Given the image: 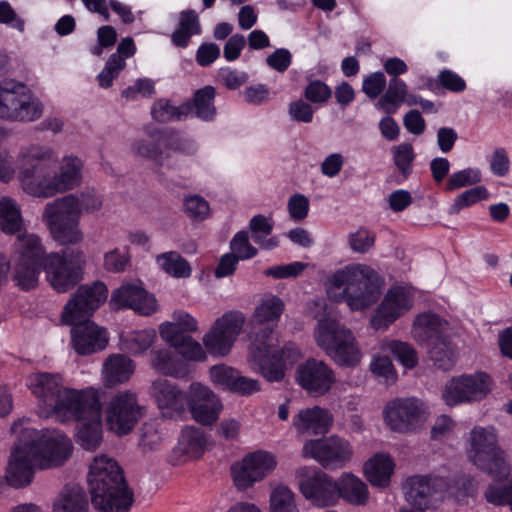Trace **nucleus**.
<instances>
[{"label": "nucleus", "instance_id": "1", "mask_svg": "<svg viewBox=\"0 0 512 512\" xmlns=\"http://www.w3.org/2000/svg\"><path fill=\"white\" fill-rule=\"evenodd\" d=\"M11 433L17 441L8 460L5 479L13 488L28 486L36 468L62 465L71 455V440L60 431H38L28 420H19L12 425Z\"/></svg>", "mask_w": 512, "mask_h": 512}, {"label": "nucleus", "instance_id": "2", "mask_svg": "<svg viewBox=\"0 0 512 512\" xmlns=\"http://www.w3.org/2000/svg\"><path fill=\"white\" fill-rule=\"evenodd\" d=\"M83 162L76 156L58 161L50 147L32 145L18 157V180L23 190L35 197L50 198L73 190L82 182Z\"/></svg>", "mask_w": 512, "mask_h": 512}, {"label": "nucleus", "instance_id": "3", "mask_svg": "<svg viewBox=\"0 0 512 512\" xmlns=\"http://www.w3.org/2000/svg\"><path fill=\"white\" fill-rule=\"evenodd\" d=\"M382 279L367 264H348L327 278L326 290L335 302L345 301L351 310L361 311L374 304L381 294Z\"/></svg>", "mask_w": 512, "mask_h": 512}, {"label": "nucleus", "instance_id": "4", "mask_svg": "<svg viewBox=\"0 0 512 512\" xmlns=\"http://www.w3.org/2000/svg\"><path fill=\"white\" fill-rule=\"evenodd\" d=\"M91 502L101 512H128L133 504V492L128 488L123 471L108 455L93 459L88 473Z\"/></svg>", "mask_w": 512, "mask_h": 512}, {"label": "nucleus", "instance_id": "5", "mask_svg": "<svg viewBox=\"0 0 512 512\" xmlns=\"http://www.w3.org/2000/svg\"><path fill=\"white\" fill-rule=\"evenodd\" d=\"M468 460L495 480H506L511 474V464L499 444L497 429L492 426H474L465 439Z\"/></svg>", "mask_w": 512, "mask_h": 512}, {"label": "nucleus", "instance_id": "6", "mask_svg": "<svg viewBox=\"0 0 512 512\" xmlns=\"http://www.w3.org/2000/svg\"><path fill=\"white\" fill-rule=\"evenodd\" d=\"M314 338L317 345L337 365L355 367L360 363L362 352L354 334L337 320L320 319L314 331Z\"/></svg>", "mask_w": 512, "mask_h": 512}, {"label": "nucleus", "instance_id": "7", "mask_svg": "<svg viewBox=\"0 0 512 512\" xmlns=\"http://www.w3.org/2000/svg\"><path fill=\"white\" fill-rule=\"evenodd\" d=\"M300 358V351L293 343L276 348L272 339H262L258 333L249 346L248 363L251 369L269 382L283 380L287 365Z\"/></svg>", "mask_w": 512, "mask_h": 512}, {"label": "nucleus", "instance_id": "8", "mask_svg": "<svg viewBox=\"0 0 512 512\" xmlns=\"http://www.w3.org/2000/svg\"><path fill=\"white\" fill-rule=\"evenodd\" d=\"M80 217L74 194L47 203L42 215L51 237L60 245H78L83 242L84 233L80 228Z\"/></svg>", "mask_w": 512, "mask_h": 512}, {"label": "nucleus", "instance_id": "9", "mask_svg": "<svg viewBox=\"0 0 512 512\" xmlns=\"http://www.w3.org/2000/svg\"><path fill=\"white\" fill-rule=\"evenodd\" d=\"M85 264L82 249H65L48 254L43 262V269L51 287L58 293H64L82 280Z\"/></svg>", "mask_w": 512, "mask_h": 512}, {"label": "nucleus", "instance_id": "10", "mask_svg": "<svg viewBox=\"0 0 512 512\" xmlns=\"http://www.w3.org/2000/svg\"><path fill=\"white\" fill-rule=\"evenodd\" d=\"M43 113L42 103L34 99L25 84L13 79L0 81V118L10 121H34Z\"/></svg>", "mask_w": 512, "mask_h": 512}, {"label": "nucleus", "instance_id": "11", "mask_svg": "<svg viewBox=\"0 0 512 512\" xmlns=\"http://www.w3.org/2000/svg\"><path fill=\"white\" fill-rule=\"evenodd\" d=\"M99 390L94 387L73 389L66 387L45 414L59 422H77L101 411Z\"/></svg>", "mask_w": 512, "mask_h": 512}, {"label": "nucleus", "instance_id": "12", "mask_svg": "<svg viewBox=\"0 0 512 512\" xmlns=\"http://www.w3.org/2000/svg\"><path fill=\"white\" fill-rule=\"evenodd\" d=\"M133 150L136 155L152 160L156 165L172 168L169 153L162 148L181 151L187 154L196 152V145L193 141L182 139L174 131L155 130L149 134V139H140L133 143Z\"/></svg>", "mask_w": 512, "mask_h": 512}, {"label": "nucleus", "instance_id": "13", "mask_svg": "<svg viewBox=\"0 0 512 512\" xmlns=\"http://www.w3.org/2000/svg\"><path fill=\"white\" fill-rule=\"evenodd\" d=\"M493 381L485 372L462 374L449 379L442 390V399L448 406L471 404L487 397Z\"/></svg>", "mask_w": 512, "mask_h": 512}, {"label": "nucleus", "instance_id": "14", "mask_svg": "<svg viewBox=\"0 0 512 512\" xmlns=\"http://www.w3.org/2000/svg\"><path fill=\"white\" fill-rule=\"evenodd\" d=\"M108 429L118 436L129 434L143 416L137 394L130 390L113 394L104 408Z\"/></svg>", "mask_w": 512, "mask_h": 512}, {"label": "nucleus", "instance_id": "15", "mask_svg": "<svg viewBox=\"0 0 512 512\" xmlns=\"http://www.w3.org/2000/svg\"><path fill=\"white\" fill-rule=\"evenodd\" d=\"M353 455L352 444L338 435L309 440L302 448L304 458H312L328 470L346 467L351 462Z\"/></svg>", "mask_w": 512, "mask_h": 512}, {"label": "nucleus", "instance_id": "16", "mask_svg": "<svg viewBox=\"0 0 512 512\" xmlns=\"http://www.w3.org/2000/svg\"><path fill=\"white\" fill-rule=\"evenodd\" d=\"M453 484L454 480L447 471L415 475L405 483V498L411 505L423 510L428 508L433 500L442 499Z\"/></svg>", "mask_w": 512, "mask_h": 512}, {"label": "nucleus", "instance_id": "17", "mask_svg": "<svg viewBox=\"0 0 512 512\" xmlns=\"http://www.w3.org/2000/svg\"><path fill=\"white\" fill-rule=\"evenodd\" d=\"M295 479L305 499L317 507L338 503L336 481L316 467L301 466L295 470Z\"/></svg>", "mask_w": 512, "mask_h": 512}, {"label": "nucleus", "instance_id": "18", "mask_svg": "<svg viewBox=\"0 0 512 512\" xmlns=\"http://www.w3.org/2000/svg\"><path fill=\"white\" fill-rule=\"evenodd\" d=\"M245 317L241 312L229 311L216 319L203 336V345L213 356H226L240 335Z\"/></svg>", "mask_w": 512, "mask_h": 512}, {"label": "nucleus", "instance_id": "19", "mask_svg": "<svg viewBox=\"0 0 512 512\" xmlns=\"http://www.w3.org/2000/svg\"><path fill=\"white\" fill-rule=\"evenodd\" d=\"M276 466L275 456L267 451L249 453L231 466L233 483L238 490H246L272 473Z\"/></svg>", "mask_w": 512, "mask_h": 512}, {"label": "nucleus", "instance_id": "20", "mask_svg": "<svg viewBox=\"0 0 512 512\" xmlns=\"http://www.w3.org/2000/svg\"><path fill=\"white\" fill-rule=\"evenodd\" d=\"M107 293L106 285L100 281L91 285H81L64 306L61 321L75 323L88 319L107 299Z\"/></svg>", "mask_w": 512, "mask_h": 512}, {"label": "nucleus", "instance_id": "21", "mask_svg": "<svg viewBox=\"0 0 512 512\" xmlns=\"http://www.w3.org/2000/svg\"><path fill=\"white\" fill-rule=\"evenodd\" d=\"M386 424L396 432L405 433L413 430L425 420V404L418 398H397L387 403L383 411Z\"/></svg>", "mask_w": 512, "mask_h": 512}, {"label": "nucleus", "instance_id": "22", "mask_svg": "<svg viewBox=\"0 0 512 512\" xmlns=\"http://www.w3.org/2000/svg\"><path fill=\"white\" fill-rule=\"evenodd\" d=\"M413 306V296L404 287H391L371 319L375 330H385Z\"/></svg>", "mask_w": 512, "mask_h": 512}, {"label": "nucleus", "instance_id": "23", "mask_svg": "<svg viewBox=\"0 0 512 512\" xmlns=\"http://www.w3.org/2000/svg\"><path fill=\"white\" fill-rule=\"evenodd\" d=\"M296 381L308 394L322 396L332 388L336 377L324 361L310 358L297 367Z\"/></svg>", "mask_w": 512, "mask_h": 512}, {"label": "nucleus", "instance_id": "24", "mask_svg": "<svg viewBox=\"0 0 512 512\" xmlns=\"http://www.w3.org/2000/svg\"><path fill=\"white\" fill-rule=\"evenodd\" d=\"M186 402H188L193 419L202 425L215 423L223 409L219 398L200 383L191 384Z\"/></svg>", "mask_w": 512, "mask_h": 512}, {"label": "nucleus", "instance_id": "25", "mask_svg": "<svg viewBox=\"0 0 512 512\" xmlns=\"http://www.w3.org/2000/svg\"><path fill=\"white\" fill-rule=\"evenodd\" d=\"M72 325L71 343L79 355H90L106 348L108 334L104 328L99 327L89 319L79 320Z\"/></svg>", "mask_w": 512, "mask_h": 512}, {"label": "nucleus", "instance_id": "26", "mask_svg": "<svg viewBox=\"0 0 512 512\" xmlns=\"http://www.w3.org/2000/svg\"><path fill=\"white\" fill-rule=\"evenodd\" d=\"M110 306L117 310L129 308L145 316L153 314L157 309L155 297L136 284H123L114 290Z\"/></svg>", "mask_w": 512, "mask_h": 512}, {"label": "nucleus", "instance_id": "27", "mask_svg": "<svg viewBox=\"0 0 512 512\" xmlns=\"http://www.w3.org/2000/svg\"><path fill=\"white\" fill-rule=\"evenodd\" d=\"M27 385L43 407L45 414L66 388L59 373L49 372H36L29 375Z\"/></svg>", "mask_w": 512, "mask_h": 512}, {"label": "nucleus", "instance_id": "28", "mask_svg": "<svg viewBox=\"0 0 512 512\" xmlns=\"http://www.w3.org/2000/svg\"><path fill=\"white\" fill-rule=\"evenodd\" d=\"M151 394L163 415L174 417L185 409L186 396L173 383L166 379H157L151 385Z\"/></svg>", "mask_w": 512, "mask_h": 512}, {"label": "nucleus", "instance_id": "29", "mask_svg": "<svg viewBox=\"0 0 512 512\" xmlns=\"http://www.w3.org/2000/svg\"><path fill=\"white\" fill-rule=\"evenodd\" d=\"M284 308V302L275 295L263 298L253 315L255 323L258 325L255 326V337L259 333L262 339H272L271 336Z\"/></svg>", "mask_w": 512, "mask_h": 512}, {"label": "nucleus", "instance_id": "30", "mask_svg": "<svg viewBox=\"0 0 512 512\" xmlns=\"http://www.w3.org/2000/svg\"><path fill=\"white\" fill-rule=\"evenodd\" d=\"M333 422V416L329 410L314 406L301 409L293 417V427L298 434H325L329 431Z\"/></svg>", "mask_w": 512, "mask_h": 512}, {"label": "nucleus", "instance_id": "31", "mask_svg": "<svg viewBox=\"0 0 512 512\" xmlns=\"http://www.w3.org/2000/svg\"><path fill=\"white\" fill-rule=\"evenodd\" d=\"M448 330V322L431 312L417 315L412 325L413 338L422 345H428L442 336L449 335Z\"/></svg>", "mask_w": 512, "mask_h": 512}, {"label": "nucleus", "instance_id": "32", "mask_svg": "<svg viewBox=\"0 0 512 512\" xmlns=\"http://www.w3.org/2000/svg\"><path fill=\"white\" fill-rule=\"evenodd\" d=\"M135 371L134 361L123 354H111L103 362L101 369L105 387L111 388L129 381Z\"/></svg>", "mask_w": 512, "mask_h": 512}, {"label": "nucleus", "instance_id": "33", "mask_svg": "<svg viewBox=\"0 0 512 512\" xmlns=\"http://www.w3.org/2000/svg\"><path fill=\"white\" fill-rule=\"evenodd\" d=\"M47 255L37 235L23 233L17 236L12 260L43 264Z\"/></svg>", "mask_w": 512, "mask_h": 512}, {"label": "nucleus", "instance_id": "34", "mask_svg": "<svg viewBox=\"0 0 512 512\" xmlns=\"http://www.w3.org/2000/svg\"><path fill=\"white\" fill-rule=\"evenodd\" d=\"M429 360L443 371L451 370L457 360V351L450 335L442 336L426 345Z\"/></svg>", "mask_w": 512, "mask_h": 512}, {"label": "nucleus", "instance_id": "35", "mask_svg": "<svg viewBox=\"0 0 512 512\" xmlns=\"http://www.w3.org/2000/svg\"><path fill=\"white\" fill-rule=\"evenodd\" d=\"M88 500L85 491L78 485H67L53 502V512H88Z\"/></svg>", "mask_w": 512, "mask_h": 512}, {"label": "nucleus", "instance_id": "36", "mask_svg": "<svg viewBox=\"0 0 512 512\" xmlns=\"http://www.w3.org/2000/svg\"><path fill=\"white\" fill-rule=\"evenodd\" d=\"M338 500L340 498L353 505H364L368 499L366 484L351 473H343L336 481Z\"/></svg>", "mask_w": 512, "mask_h": 512}, {"label": "nucleus", "instance_id": "37", "mask_svg": "<svg viewBox=\"0 0 512 512\" xmlns=\"http://www.w3.org/2000/svg\"><path fill=\"white\" fill-rule=\"evenodd\" d=\"M77 439L85 450H95L102 441V410L77 421Z\"/></svg>", "mask_w": 512, "mask_h": 512}, {"label": "nucleus", "instance_id": "38", "mask_svg": "<svg viewBox=\"0 0 512 512\" xmlns=\"http://www.w3.org/2000/svg\"><path fill=\"white\" fill-rule=\"evenodd\" d=\"M394 463L388 454L379 453L370 458L364 465L368 481L378 487H386L392 475Z\"/></svg>", "mask_w": 512, "mask_h": 512}, {"label": "nucleus", "instance_id": "39", "mask_svg": "<svg viewBox=\"0 0 512 512\" xmlns=\"http://www.w3.org/2000/svg\"><path fill=\"white\" fill-rule=\"evenodd\" d=\"M407 92L406 83L398 77H392L385 93L375 103V107L387 115L394 114L407 97Z\"/></svg>", "mask_w": 512, "mask_h": 512}, {"label": "nucleus", "instance_id": "40", "mask_svg": "<svg viewBox=\"0 0 512 512\" xmlns=\"http://www.w3.org/2000/svg\"><path fill=\"white\" fill-rule=\"evenodd\" d=\"M150 365L154 370L165 376L179 378L185 375L182 362L169 349L152 350Z\"/></svg>", "mask_w": 512, "mask_h": 512}, {"label": "nucleus", "instance_id": "41", "mask_svg": "<svg viewBox=\"0 0 512 512\" xmlns=\"http://www.w3.org/2000/svg\"><path fill=\"white\" fill-rule=\"evenodd\" d=\"M157 338L154 329L132 331L120 337V348L132 355L145 353Z\"/></svg>", "mask_w": 512, "mask_h": 512}, {"label": "nucleus", "instance_id": "42", "mask_svg": "<svg viewBox=\"0 0 512 512\" xmlns=\"http://www.w3.org/2000/svg\"><path fill=\"white\" fill-rule=\"evenodd\" d=\"M201 33L198 15L194 10H186L180 13L178 28L172 33L171 40L178 47H186L193 35Z\"/></svg>", "mask_w": 512, "mask_h": 512}, {"label": "nucleus", "instance_id": "43", "mask_svg": "<svg viewBox=\"0 0 512 512\" xmlns=\"http://www.w3.org/2000/svg\"><path fill=\"white\" fill-rule=\"evenodd\" d=\"M273 226L272 218L261 214L252 217L249 222L253 241L263 249L270 250L279 244L276 237L267 238L271 234Z\"/></svg>", "mask_w": 512, "mask_h": 512}, {"label": "nucleus", "instance_id": "44", "mask_svg": "<svg viewBox=\"0 0 512 512\" xmlns=\"http://www.w3.org/2000/svg\"><path fill=\"white\" fill-rule=\"evenodd\" d=\"M157 265L174 278H189L192 268L189 262L176 251H168L156 256Z\"/></svg>", "mask_w": 512, "mask_h": 512}, {"label": "nucleus", "instance_id": "45", "mask_svg": "<svg viewBox=\"0 0 512 512\" xmlns=\"http://www.w3.org/2000/svg\"><path fill=\"white\" fill-rule=\"evenodd\" d=\"M208 440L204 431L195 426H186L179 437L181 451L192 457H199L204 452Z\"/></svg>", "mask_w": 512, "mask_h": 512}, {"label": "nucleus", "instance_id": "46", "mask_svg": "<svg viewBox=\"0 0 512 512\" xmlns=\"http://www.w3.org/2000/svg\"><path fill=\"white\" fill-rule=\"evenodd\" d=\"M191 114V105L183 103L179 106H173L166 99L157 100L152 108L151 115L158 122L182 121Z\"/></svg>", "mask_w": 512, "mask_h": 512}, {"label": "nucleus", "instance_id": "47", "mask_svg": "<svg viewBox=\"0 0 512 512\" xmlns=\"http://www.w3.org/2000/svg\"><path fill=\"white\" fill-rule=\"evenodd\" d=\"M215 89L212 86H205L194 93L193 101L188 102L191 105V113L204 120L213 119L216 109L214 106Z\"/></svg>", "mask_w": 512, "mask_h": 512}, {"label": "nucleus", "instance_id": "48", "mask_svg": "<svg viewBox=\"0 0 512 512\" xmlns=\"http://www.w3.org/2000/svg\"><path fill=\"white\" fill-rule=\"evenodd\" d=\"M23 220L17 203L9 198L0 200V228L3 232L13 234L20 231Z\"/></svg>", "mask_w": 512, "mask_h": 512}, {"label": "nucleus", "instance_id": "49", "mask_svg": "<svg viewBox=\"0 0 512 512\" xmlns=\"http://www.w3.org/2000/svg\"><path fill=\"white\" fill-rule=\"evenodd\" d=\"M13 263V280L15 284L22 290L35 288L39 280L40 267H43V264H34L32 262L18 260H13Z\"/></svg>", "mask_w": 512, "mask_h": 512}, {"label": "nucleus", "instance_id": "50", "mask_svg": "<svg viewBox=\"0 0 512 512\" xmlns=\"http://www.w3.org/2000/svg\"><path fill=\"white\" fill-rule=\"evenodd\" d=\"M381 350L392 355L406 368L412 369L418 363V355L412 345L398 340H386L381 343Z\"/></svg>", "mask_w": 512, "mask_h": 512}, {"label": "nucleus", "instance_id": "51", "mask_svg": "<svg viewBox=\"0 0 512 512\" xmlns=\"http://www.w3.org/2000/svg\"><path fill=\"white\" fill-rule=\"evenodd\" d=\"M270 512H299L289 487L278 485L270 494Z\"/></svg>", "mask_w": 512, "mask_h": 512}, {"label": "nucleus", "instance_id": "52", "mask_svg": "<svg viewBox=\"0 0 512 512\" xmlns=\"http://www.w3.org/2000/svg\"><path fill=\"white\" fill-rule=\"evenodd\" d=\"M393 161L404 178L412 173V166L415 160V152L412 144L401 143L391 149Z\"/></svg>", "mask_w": 512, "mask_h": 512}, {"label": "nucleus", "instance_id": "53", "mask_svg": "<svg viewBox=\"0 0 512 512\" xmlns=\"http://www.w3.org/2000/svg\"><path fill=\"white\" fill-rule=\"evenodd\" d=\"M488 191L484 186H476L458 195L451 204L449 214H457L463 208L471 206L480 200L488 198Z\"/></svg>", "mask_w": 512, "mask_h": 512}, {"label": "nucleus", "instance_id": "54", "mask_svg": "<svg viewBox=\"0 0 512 512\" xmlns=\"http://www.w3.org/2000/svg\"><path fill=\"white\" fill-rule=\"evenodd\" d=\"M484 497L488 503L497 506L508 505L512 511V478L505 485L489 484Z\"/></svg>", "mask_w": 512, "mask_h": 512}, {"label": "nucleus", "instance_id": "55", "mask_svg": "<svg viewBox=\"0 0 512 512\" xmlns=\"http://www.w3.org/2000/svg\"><path fill=\"white\" fill-rule=\"evenodd\" d=\"M126 62L124 58L118 54H112L103 70L98 74V82L102 88H108L112 85L113 80L118 77L119 73L125 68Z\"/></svg>", "mask_w": 512, "mask_h": 512}, {"label": "nucleus", "instance_id": "56", "mask_svg": "<svg viewBox=\"0 0 512 512\" xmlns=\"http://www.w3.org/2000/svg\"><path fill=\"white\" fill-rule=\"evenodd\" d=\"M481 181V173L475 168H466L450 175L446 189L449 191L457 190L465 186L474 185Z\"/></svg>", "mask_w": 512, "mask_h": 512}, {"label": "nucleus", "instance_id": "57", "mask_svg": "<svg viewBox=\"0 0 512 512\" xmlns=\"http://www.w3.org/2000/svg\"><path fill=\"white\" fill-rule=\"evenodd\" d=\"M183 206L185 214L194 221H203L210 213L208 202L199 195L185 198Z\"/></svg>", "mask_w": 512, "mask_h": 512}, {"label": "nucleus", "instance_id": "58", "mask_svg": "<svg viewBox=\"0 0 512 512\" xmlns=\"http://www.w3.org/2000/svg\"><path fill=\"white\" fill-rule=\"evenodd\" d=\"M130 263V255L126 251L114 248L106 252L103 256V267L106 271L112 273L124 272Z\"/></svg>", "mask_w": 512, "mask_h": 512}, {"label": "nucleus", "instance_id": "59", "mask_svg": "<svg viewBox=\"0 0 512 512\" xmlns=\"http://www.w3.org/2000/svg\"><path fill=\"white\" fill-rule=\"evenodd\" d=\"M304 96L310 103L324 104L331 98L332 91L326 83L313 80L305 87Z\"/></svg>", "mask_w": 512, "mask_h": 512}, {"label": "nucleus", "instance_id": "60", "mask_svg": "<svg viewBox=\"0 0 512 512\" xmlns=\"http://www.w3.org/2000/svg\"><path fill=\"white\" fill-rule=\"evenodd\" d=\"M175 349L183 358L189 361L202 362L207 358L202 345L190 336H187Z\"/></svg>", "mask_w": 512, "mask_h": 512}, {"label": "nucleus", "instance_id": "61", "mask_svg": "<svg viewBox=\"0 0 512 512\" xmlns=\"http://www.w3.org/2000/svg\"><path fill=\"white\" fill-rule=\"evenodd\" d=\"M237 372L224 364L214 365L210 368V378L215 385L230 391Z\"/></svg>", "mask_w": 512, "mask_h": 512}, {"label": "nucleus", "instance_id": "62", "mask_svg": "<svg viewBox=\"0 0 512 512\" xmlns=\"http://www.w3.org/2000/svg\"><path fill=\"white\" fill-rule=\"evenodd\" d=\"M230 246L233 251V255L241 260L250 259L257 254V249L250 244L249 236L246 231L236 233Z\"/></svg>", "mask_w": 512, "mask_h": 512}, {"label": "nucleus", "instance_id": "63", "mask_svg": "<svg viewBox=\"0 0 512 512\" xmlns=\"http://www.w3.org/2000/svg\"><path fill=\"white\" fill-rule=\"evenodd\" d=\"M73 194L77 199L80 214H82L83 211L93 213L100 210L102 207V198L94 191V189H85L80 193Z\"/></svg>", "mask_w": 512, "mask_h": 512}, {"label": "nucleus", "instance_id": "64", "mask_svg": "<svg viewBox=\"0 0 512 512\" xmlns=\"http://www.w3.org/2000/svg\"><path fill=\"white\" fill-rule=\"evenodd\" d=\"M288 115L293 121L299 123H311L313 120L314 109L310 103L303 99H297L288 105Z\"/></svg>", "mask_w": 512, "mask_h": 512}]
</instances>
